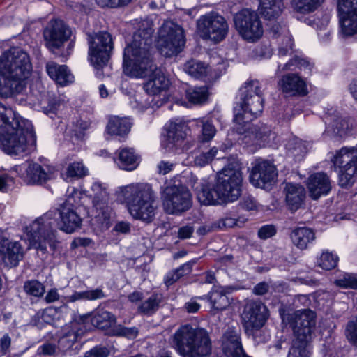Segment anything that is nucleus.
<instances>
[{
	"label": "nucleus",
	"mask_w": 357,
	"mask_h": 357,
	"mask_svg": "<svg viewBox=\"0 0 357 357\" xmlns=\"http://www.w3.org/2000/svg\"><path fill=\"white\" fill-rule=\"evenodd\" d=\"M116 163L120 169L132 171L138 166L139 158L135 153L133 149L123 148L119 151Z\"/></svg>",
	"instance_id": "35"
},
{
	"label": "nucleus",
	"mask_w": 357,
	"mask_h": 357,
	"mask_svg": "<svg viewBox=\"0 0 357 357\" xmlns=\"http://www.w3.org/2000/svg\"><path fill=\"white\" fill-rule=\"evenodd\" d=\"M90 319L92 324L102 330H109L116 325V317L109 312L104 310H98L93 314H86L80 317V320L82 322H85Z\"/></svg>",
	"instance_id": "29"
},
{
	"label": "nucleus",
	"mask_w": 357,
	"mask_h": 357,
	"mask_svg": "<svg viewBox=\"0 0 357 357\" xmlns=\"http://www.w3.org/2000/svg\"><path fill=\"white\" fill-rule=\"evenodd\" d=\"M160 303V299L157 295H152L139 307V311L144 314H151L155 312Z\"/></svg>",
	"instance_id": "52"
},
{
	"label": "nucleus",
	"mask_w": 357,
	"mask_h": 357,
	"mask_svg": "<svg viewBox=\"0 0 357 357\" xmlns=\"http://www.w3.org/2000/svg\"><path fill=\"white\" fill-rule=\"evenodd\" d=\"M229 31L227 20L215 12L208 13L200 16L196 22V31L204 40L218 43L224 40Z\"/></svg>",
	"instance_id": "10"
},
{
	"label": "nucleus",
	"mask_w": 357,
	"mask_h": 357,
	"mask_svg": "<svg viewBox=\"0 0 357 357\" xmlns=\"http://www.w3.org/2000/svg\"><path fill=\"white\" fill-rule=\"evenodd\" d=\"M356 178L357 167L356 166H348V167L340 168L339 173V185L342 188H350L354 184Z\"/></svg>",
	"instance_id": "44"
},
{
	"label": "nucleus",
	"mask_w": 357,
	"mask_h": 357,
	"mask_svg": "<svg viewBox=\"0 0 357 357\" xmlns=\"http://www.w3.org/2000/svg\"><path fill=\"white\" fill-rule=\"evenodd\" d=\"M89 197L92 200L93 206L98 213V216L102 218L106 225L110 218L111 210L108 206L109 194L107 187L98 182L93 183Z\"/></svg>",
	"instance_id": "21"
},
{
	"label": "nucleus",
	"mask_w": 357,
	"mask_h": 357,
	"mask_svg": "<svg viewBox=\"0 0 357 357\" xmlns=\"http://www.w3.org/2000/svg\"><path fill=\"white\" fill-rule=\"evenodd\" d=\"M341 31L344 36L357 33V0H338Z\"/></svg>",
	"instance_id": "18"
},
{
	"label": "nucleus",
	"mask_w": 357,
	"mask_h": 357,
	"mask_svg": "<svg viewBox=\"0 0 357 357\" xmlns=\"http://www.w3.org/2000/svg\"><path fill=\"white\" fill-rule=\"evenodd\" d=\"M131 126L132 123L128 119L113 116L107 123V132L111 135L123 136L130 132Z\"/></svg>",
	"instance_id": "36"
},
{
	"label": "nucleus",
	"mask_w": 357,
	"mask_h": 357,
	"mask_svg": "<svg viewBox=\"0 0 357 357\" xmlns=\"http://www.w3.org/2000/svg\"><path fill=\"white\" fill-rule=\"evenodd\" d=\"M63 333L59 341V344L60 348L65 351L71 348L77 340L79 335L77 322L72 321L69 325L65 326Z\"/></svg>",
	"instance_id": "37"
},
{
	"label": "nucleus",
	"mask_w": 357,
	"mask_h": 357,
	"mask_svg": "<svg viewBox=\"0 0 357 357\" xmlns=\"http://www.w3.org/2000/svg\"><path fill=\"white\" fill-rule=\"evenodd\" d=\"M204 298L208 299L212 310L215 312L225 310L230 303L227 296V291L222 287H213L207 296H204Z\"/></svg>",
	"instance_id": "33"
},
{
	"label": "nucleus",
	"mask_w": 357,
	"mask_h": 357,
	"mask_svg": "<svg viewBox=\"0 0 357 357\" xmlns=\"http://www.w3.org/2000/svg\"><path fill=\"white\" fill-rule=\"evenodd\" d=\"M14 184V178L8 174L0 175V190L6 192Z\"/></svg>",
	"instance_id": "63"
},
{
	"label": "nucleus",
	"mask_w": 357,
	"mask_h": 357,
	"mask_svg": "<svg viewBox=\"0 0 357 357\" xmlns=\"http://www.w3.org/2000/svg\"><path fill=\"white\" fill-rule=\"evenodd\" d=\"M53 215L54 212L48 211L26 227L29 248L42 252H47L48 246L52 251L56 249L59 242L56 238V231L52 228Z\"/></svg>",
	"instance_id": "6"
},
{
	"label": "nucleus",
	"mask_w": 357,
	"mask_h": 357,
	"mask_svg": "<svg viewBox=\"0 0 357 357\" xmlns=\"http://www.w3.org/2000/svg\"><path fill=\"white\" fill-rule=\"evenodd\" d=\"M282 320L289 324L295 338L310 341L316 326V314L309 310H300L282 317Z\"/></svg>",
	"instance_id": "13"
},
{
	"label": "nucleus",
	"mask_w": 357,
	"mask_h": 357,
	"mask_svg": "<svg viewBox=\"0 0 357 357\" xmlns=\"http://www.w3.org/2000/svg\"><path fill=\"white\" fill-rule=\"evenodd\" d=\"M338 257L332 252L325 251L321 253L318 259V266L324 270H331L336 267Z\"/></svg>",
	"instance_id": "51"
},
{
	"label": "nucleus",
	"mask_w": 357,
	"mask_h": 357,
	"mask_svg": "<svg viewBox=\"0 0 357 357\" xmlns=\"http://www.w3.org/2000/svg\"><path fill=\"white\" fill-rule=\"evenodd\" d=\"M236 225H238V220L236 218L226 216L212 223L210 225H206L200 228L199 229V231L200 232V234H203L202 230H204L205 233L218 229L231 228Z\"/></svg>",
	"instance_id": "46"
},
{
	"label": "nucleus",
	"mask_w": 357,
	"mask_h": 357,
	"mask_svg": "<svg viewBox=\"0 0 357 357\" xmlns=\"http://www.w3.org/2000/svg\"><path fill=\"white\" fill-rule=\"evenodd\" d=\"M324 0H291V6L293 10L300 14H308L317 10Z\"/></svg>",
	"instance_id": "38"
},
{
	"label": "nucleus",
	"mask_w": 357,
	"mask_h": 357,
	"mask_svg": "<svg viewBox=\"0 0 357 357\" xmlns=\"http://www.w3.org/2000/svg\"><path fill=\"white\" fill-rule=\"evenodd\" d=\"M188 130L185 123L170 122L166 127L167 133L162 142V147L167 151L183 150Z\"/></svg>",
	"instance_id": "20"
},
{
	"label": "nucleus",
	"mask_w": 357,
	"mask_h": 357,
	"mask_svg": "<svg viewBox=\"0 0 357 357\" xmlns=\"http://www.w3.org/2000/svg\"><path fill=\"white\" fill-rule=\"evenodd\" d=\"M243 175L240 162L231 158L217 174L215 190L223 203L234 202L241 195Z\"/></svg>",
	"instance_id": "7"
},
{
	"label": "nucleus",
	"mask_w": 357,
	"mask_h": 357,
	"mask_svg": "<svg viewBox=\"0 0 357 357\" xmlns=\"http://www.w3.org/2000/svg\"><path fill=\"white\" fill-rule=\"evenodd\" d=\"M354 128L351 119L334 114L328 117L324 134L334 139H342L350 135Z\"/></svg>",
	"instance_id": "23"
},
{
	"label": "nucleus",
	"mask_w": 357,
	"mask_h": 357,
	"mask_svg": "<svg viewBox=\"0 0 357 357\" xmlns=\"http://www.w3.org/2000/svg\"><path fill=\"white\" fill-rule=\"evenodd\" d=\"M83 194L77 189L73 188L67 196L66 201L60 206L76 208L82 204Z\"/></svg>",
	"instance_id": "53"
},
{
	"label": "nucleus",
	"mask_w": 357,
	"mask_h": 357,
	"mask_svg": "<svg viewBox=\"0 0 357 357\" xmlns=\"http://www.w3.org/2000/svg\"><path fill=\"white\" fill-rule=\"evenodd\" d=\"M183 70L186 73L195 78L205 77L209 72V68L207 65L195 59H190L187 61L183 66Z\"/></svg>",
	"instance_id": "41"
},
{
	"label": "nucleus",
	"mask_w": 357,
	"mask_h": 357,
	"mask_svg": "<svg viewBox=\"0 0 357 357\" xmlns=\"http://www.w3.org/2000/svg\"><path fill=\"white\" fill-rule=\"evenodd\" d=\"M244 98L241 104L242 112H238L244 117L243 123H248L259 116L263 110V99L260 94L259 83L257 81L247 82L243 88Z\"/></svg>",
	"instance_id": "14"
},
{
	"label": "nucleus",
	"mask_w": 357,
	"mask_h": 357,
	"mask_svg": "<svg viewBox=\"0 0 357 357\" xmlns=\"http://www.w3.org/2000/svg\"><path fill=\"white\" fill-rule=\"evenodd\" d=\"M15 171L22 177H25L29 183H42L51 179L54 173L55 168L52 166L43 167L40 165L28 161L15 167Z\"/></svg>",
	"instance_id": "17"
},
{
	"label": "nucleus",
	"mask_w": 357,
	"mask_h": 357,
	"mask_svg": "<svg viewBox=\"0 0 357 357\" xmlns=\"http://www.w3.org/2000/svg\"><path fill=\"white\" fill-rule=\"evenodd\" d=\"M197 189V199L199 202L204 205H214L223 203L220 200V197L217 190H215V186L213 189H211L208 186L203 185L200 189Z\"/></svg>",
	"instance_id": "39"
},
{
	"label": "nucleus",
	"mask_w": 357,
	"mask_h": 357,
	"mask_svg": "<svg viewBox=\"0 0 357 357\" xmlns=\"http://www.w3.org/2000/svg\"><path fill=\"white\" fill-rule=\"evenodd\" d=\"M59 212L61 219L59 225L61 230L66 233H72L80 227L82 219L75 208L60 206Z\"/></svg>",
	"instance_id": "28"
},
{
	"label": "nucleus",
	"mask_w": 357,
	"mask_h": 357,
	"mask_svg": "<svg viewBox=\"0 0 357 357\" xmlns=\"http://www.w3.org/2000/svg\"><path fill=\"white\" fill-rule=\"evenodd\" d=\"M109 351L105 347H96L86 352L84 357H107Z\"/></svg>",
	"instance_id": "61"
},
{
	"label": "nucleus",
	"mask_w": 357,
	"mask_h": 357,
	"mask_svg": "<svg viewBox=\"0 0 357 357\" xmlns=\"http://www.w3.org/2000/svg\"><path fill=\"white\" fill-rule=\"evenodd\" d=\"M232 21L234 28L243 40L255 43L263 36V22L256 10L242 8L233 15Z\"/></svg>",
	"instance_id": "9"
},
{
	"label": "nucleus",
	"mask_w": 357,
	"mask_h": 357,
	"mask_svg": "<svg viewBox=\"0 0 357 357\" xmlns=\"http://www.w3.org/2000/svg\"><path fill=\"white\" fill-rule=\"evenodd\" d=\"M117 196L135 220L150 223L153 221L157 206L151 186L146 183H132L120 187Z\"/></svg>",
	"instance_id": "4"
},
{
	"label": "nucleus",
	"mask_w": 357,
	"mask_h": 357,
	"mask_svg": "<svg viewBox=\"0 0 357 357\" xmlns=\"http://www.w3.org/2000/svg\"><path fill=\"white\" fill-rule=\"evenodd\" d=\"M207 97L206 87L192 88L186 91V98L192 104H202L206 100Z\"/></svg>",
	"instance_id": "48"
},
{
	"label": "nucleus",
	"mask_w": 357,
	"mask_h": 357,
	"mask_svg": "<svg viewBox=\"0 0 357 357\" xmlns=\"http://www.w3.org/2000/svg\"><path fill=\"white\" fill-rule=\"evenodd\" d=\"M90 123L88 121L79 120L77 121L75 128L73 130V137L75 138L76 140H82L84 137V131L88 129Z\"/></svg>",
	"instance_id": "60"
},
{
	"label": "nucleus",
	"mask_w": 357,
	"mask_h": 357,
	"mask_svg": "<svg viewBox=\"0 0 357 357\" xmlns=\"http://www.w3.org/2000/svg\"><path fill=\"white\" fill-rule=\"evenodd\" d=\"M197 299L202 300L204 298V296L195 297L185 304V309L188 313H195L199 310L200 305L197 303Z\"/></svg>",
	"instance_id": "64"
},
{
	"label": "nucleus",
	"mask_w": 357,
	"mask_h": 357,
	"mask_svg": "<svg viewBox=\"0 0 357 357\" xmlns=\"http://www.w3.org/2000/svg\"><path fill=\"white\" fill-rule=\"evenodd\" d=\"M71 35L69 27L60 20L50 21L44 31V38L50 48H59Z\"/></svg>",
	"instance_id": "22"
},
{
	"label": "nucleus",
	"mask_w": 357,
	"mask_h": 357,
	"mask_svg": "<svg viewBox=\"0 0 357 357\" xmlns=\"http://www.w3.org/2000/svg\"><path fill=\"white\" fill-rule=\"evenodd\" d=\"M312 65L306 60L295 57L287 63L282 68L283 70L296 71L297 70L310 73Z\"/></svg>",
	"instance_id": "50"
},
{
	"label": "nucleus",
	"mask_w": 357,
	"mask_h": 357,
	"mask_svg": "<svg viewBox=\"0 0 357 357\" xmlns=\"http://www.w3.org/2000/svg\"><path fill=\"white\" fill-rule=\"evenodd\" d=\"M284 3L282 0H260L259 10L261 15L268 20L277 19L282 13Z\"/></svg>",
	"instance_id": "34"
},
{
	"label": "nucleus",
	"mask_w": 357,
	"mask_h": 357,
	"mask_svg": "<svg viewBox=\"0 0 357 357\" xmlns=\"http://www.w3.org/2000/svg\"><path fill=\"white\" fill-rule=\"evenodd\" d=\"M236 123L234 129L240 134L243 142L248 144L256 146H263L271 140V129L264 125H251L250 122L243 123L244 117L241 114H236L234 117Z\"/></svg>",
	"instance_id": "12"
},
{
	"label": "nucleus",
	"mask_w": 357,
	"mask_h": 357,
	"mask_svg": "<svg viewBox=\"0 0 357 357\" xmlns=\"http://www.w3.org/2000/svg\"><path fill=\"white\" fill-rule=\"evenodd\" d=\"M46 70L49 76L61 86H66L74 81V76L65 65L54 62L47 63Z\"/></svg>",
	"instance_id": "31"
},
{
	"label": "nucleus",
	"mask_w": 357,
	"mask_h": 357,
	"mask_svg": "<svg viewBox=\"0 0 357 357\" xmlns=\"http://www.w3.org/2000/svg\"><path fill=\"white\" fill-rule=\"evenodd\" d=\"M286 149L288 154L296 160L303 158L308 149L305 142L298 138L290 139L286 145Z\"/></svg>",
	"instance_id": "42"
},
{
	"label": "nucleus",
	"mask_w": 357,
	"mask_h": 357,
	"mask_svg": "<svg viewBox=\"0 0 357 357\" xmlns=\"http://www.w3.org/2000/svg\"><path fill=\"white\" fill-rule=\"evenodd\" d=\"M24 289L26 294L36 297H40L45 293V287L37 280L26 282L24 285Z\"/></svg>",
	"instance_id": "54"
},
{
	"label": "nucleus",
	"mask_w": 357,
	"mask_h": 357,
	"mask_svg": "<svg viewBox=\"0 0 357 357\" xmlns=\"http://www.w3.org/2000/svg\"><path fill=\"white\" fill-rule=\"evenodd\" d=\"M31 72L32 65L26 52L17 47L4 52L0 57V96L8 97L19 93Z\"/></svg>",
	"instance_id": "3"
},
{
	"label": "nucleus",
	"mask_w": 357,
	"mask_h": 357,
	"mask_svg": "<svg viewBox=\"0 0 357 357\" xmlns=\"http://www.w3.org/2000/svg\"><path fill=\"white\" fill-rule=\"evenodd\" d=\"M112 48V40L108 33L101 32L91 37L89 40V56L92 65L96 68L105 65Z\"/></svg>",
	"instance_id": "15"
},
{
	"label": "nucleus",
	"mask_w": 357,
	"mask_h": 357,
	"mask_svg": "<svg viewBox=\"0 0 357 357\" xmlns=\"http://www.w3.org/2000/svg\"><path fill=\"white\" fill-rule=\"evenodd\" d=\"M161 199L164 211L168 214H180L192 206V195L181 183H169L162 190Z\"/></svg>",
	"instance_id": "11"
},
{
	"label": "nucleus",
	"mask_w": 357,
	"mask_h": 357,
	"mask_svg": "<svg viewBox=\"0 0 357 357\" xmlns=\"http://www.w3.org/2000/svg\"><path fill=\"white\" fill-rule=\"evenodd\" d=\"M335 166L340 168L356 166L357 167V149L355 147H342L336 151L331 159Z\"/></svg>",
	"instance_id": "32"
},
{
	"label": "nucleus",
	"mask_w": 357,
	"mask_h": 357,
	"mask_svg": "<svg viewBox=\"0 0 357 357\" xmlns=\"http://www.w3.org/2000/svg\"><path fill=\"white\" fill-rule=\"evenodd\" d=\"M185 44L183 29L172 21H165L160 27L155 40L160 54L165 57L176 56L183 50Z\"/></svg>",
	"instance_id": "8"
},
{
	"label": "nucleus",
	"mask_w": 357,
	"mask_h": 357,
	"mask_svg": "<svg viewBox=\"0 0 357 357\" xmlns=\"http://www.w3.org/2000/svg\"><path fill=\"white\" fill-rule=\"evenodd\" d=\"M275 166L267 161H257L252 168L250 181L256 188H267L277 177Z\"/></svg>",
	"instance_id": "19"
},
{
	"label": "nucleus",
	"mask_w": 357,
	"mask_h": 357,
	"mask_svg": "<svg viewBox=\"0 0 357 357\" xmlns=\"http://www.w3.org/2000/svg\"><path fill=\"white\" fill-rule=\"evenodd\" d=\"M310 342L294 338L287 357H310L311 354Z\"/></svg>",
	"instance_id": "43"
},
{
	"label": "nucleus",
	"mask_w": 357,
	"mask_h": 357,
	"mask_svg": "<svg viewBox=\"0 0 357 357\" xmlns=\"http://www.w3.org/2000/svg\"><path fill=\"white\" fill-rule=\"evenodd\" d=\"M278 84L279 89L287 96H305L308 93L306 82L295 73L283 75Z\"/></svg>",
	"instance_id": "25"
},
{
	"label": "nucleus",
	"mask_w": 357,
	"mask_h": 357,
	"mask_svg": "<svg viewBox=\"0 0 357 357\" xmlns=\"http://www.w3.org/2000/svg\"><path fill=\"white\" fill-rule=\"evenodd\" d=\"M290 238L294 246L298 250H304L313 243L316 235L313 229L307 227H300L292 230Z\"/></svg>",
	"instance_id": "30"
},
{
	"label": "nucleus",
	"mask_w": 357,
	"mask_h": 357,
	"mask_svg": "<svg viewBox=\"0 0 357 357\" xmlns=\"http://www.w3.org/2000/svg\"><path fill=\"white\" fill-rule=\"evenodd\" d=\"M276 233V229L273 225H265L261 227L258 231V236L261 239H266L273 236Z\"/></svg>",
	"instance_id": "62"
},
{
	"label": "nucleus",
	"mask_w": 357,
	"mask_h": 357,
	"mask_svg": "<svg viewBox=\"0 0 357 357\" xmlns=\"http://www.w3.org/2000/svg\"><path fill=\"white\" fill-rule=\"evenodd\" d=\"M216 129L215 126L210 122L206 121L202 123V132L199 136L200 142H210L215 135Z\"/></svg>",
	"instance_id": "56"
},
{
	"label": "nucleus",
	"mask_w": 357,
	"mask_h": 357,
	"mask_svg": "<svg viewBox=\"0 0 357 357\" xmlns=\"http://www.w3.org/2000/svg\"><path fill=\"white\" fill-rule=\"evenodd\" d=\"M153 33L152 22L144 21L134 33L132 43L124 50L123 72L132 77L147 78L143 88L146 93L155 96L167 91L170 82L152 61L150 47Z\"/></svg>",
	"instance_id": "1"
},
{
	"label": "nucleus",
	"mask_w": 357,
	"mask_h": 357,
	"mask_svg": "<svg viewBox=\"0 0 357 357\" xmlns=\"http://www.w3.org/2000/svg\"><path fill=\"white\" fill-rule=\"evenodd\" d=\"M153 96H151L147 93L144 94H138L136 97V107L139 110H144L149 107L152 106V102L153 101Z\"/></svg>",
	"instance_id": "59"
},
{
	"label": "nucleus",
	"mask_w": 357,
	"mask_h": 357,
	"mask_svg": "<svg viewBox=\"0 0 357 357\" xmlns=\"http://www.w3.org/2000/svg\"><path fill=\"white\" fill-rule=\"evenodd\" d=\"M217 153L218 149L213 147L208 152L202 153L197 155L194 160L195 165L199 167L205 166L215 158Z\"/></svg>",
	"instance_id": "57"
},
{
	"label": "nucleus",
	"mask_w": 357,
	"mask_h": 357,
	"mask_svg": "<svg viewBox=\"0 0 357 357\" xmlns=\"http://www.w3.org/2000/svg\"><path fill=\"white\" fill-rule=\"evenodd\" d=\"M171 344L182 357H211L213 345L209 333L202 328L186 324L180 326L170 338Z\"/></svg>",
	"instance_id": "5"
},
{
	"label": "nucleus",
	"mask_w": 357,
	"mask_h": 357,
	"mask_svg": "<svg viewBox=\"0 0 357 357\" xmlns=\"http://www.w3.org/2000/svg\"><path fill=\"white\" fill-rule=\"evenodd\" d=\"M109 334L114 336L123 337L127 339H135L139 334V329L135 327H126L121 324L115 325Z\"/></svg>",
	"instance_id": "47"
},
{
	"label": "nucleus",
	"mask_w": 357,
	"mask_h": 357,
	"mask_svg": "<svg viewBox=\"0 0 357 357\" xmlns=\"http://www.w3.org/2000/svg\"><path fill=\"white\" fill-rule=\"evenodd\" d=\"M89 174V170L82 162H73L70 163L67 168L66 174L68 178H82Z\"/></svg>",
	"instance_id": "49"
},
{
	"label": "nucleus",
	"mask_w": 357,
	"mask_h": 357,
	"mask_svg": "<svg viewBox=\"0 0 357 357\" xmlns=\"http://www.w3.org/2000/svg\"><path fill=\"white\" fill-rule=\"evenodd\" d=\"M335 284L344 289H357V277L354 274L346 273L342 278L336 280Z\"/></svg>",
	"instance_id": "55"
},
{
	"label": "nucleus",
	"mask_w": 357,
	"mask_h": 357,
	"mask_svg": "<svg viewBox=\"0 0 357 357\" xmlns=\"http://www.w3.org/2000/svg\"><path fill=\"white\" fill-rule=\"evenodd\" d=\"M192 271V265L190 263H186L178 268L169 272L165 277L164 281L165 284L169 287L178 281L181 277L188 275Z\"/></svg>",
	"instance_id": "45"
},
{
	"label": "nucleus",
	"mask_w": 357,
	"mask_h": 357,
	"mask_svg": "<svg viewBox=\"0 0 357 357\" xmlns=\"http://www.w3.org/2000/svg\"><path fill=\"white\" fill-rule=\"evenodd\" d=\"M0 142L8 154L17 155L33 151L36 137L31 123L0 102Z\"/></svg>",
	"instance_id": "2"
},
{
	"label": "nucleus",
	"mask_w": 357,
	"mask_h": 357,
	"mask_svg": "<svg viewBox=\"0 0 357 357\" xmlns=\"http://www.w3.org/2000/svg\"><path fill=\"white\" fill-rule=\"evenodd\" d=\"M284 192L287 206L290 211L294 212L304 204L305 190L301 184L287 183L284 188Z\"/></svg>",
	"instance_id": "27"
},
{
	"label": "nucleus",
	"mask_w": 357,
	"mask_h": 357,
	"mask_svg": "<svg viewBox=\"0 0 357 357\" xmlns=\"http://www.w3.org/2000/svg\"><path fill=\"white\" fill-rule=\"evenodd\" d=\"M309 196L312 199H318L322 196L327 195L332 189L329 176L324 172L311 174L306 182Z\"/></svg>",
	"instance_id": "26"
},
{
	"label": "nucleus",
	"mask_w": 357,
	"mask_h": 357,
	"mask_svg": "<svg viewBox=\"0 0 357 357\" xmlns=\"http://www.w3.org/2000/svg\"><path fill=\"white\" fill-rule=\"evenodd\" d=\"M346 337L349 342L357 345V315L348 322L346 327Z\"/></svg>",
	"instance_id": "58"
},
{
	"label": "nucleus",
	"mask_w": 357,
	"mask_h": 357,
	"mask_svg": "<svg viewBox=\"0 0 357 357\" xmlns=\"http://www.w3.org/2000/svg\"><path fill=\"white\" fill-rule=\"evenodd\" d=\"M105 296L102 290L100 288L84 291H75L72 295L64 296L63 299L66 302L74 303L78 301H93L102 298Z\"/></svg>",
	"instance_id": "40"
},
{
	"label": "nucleus",
	"mask_w": 357,
	"mask_h": 357,
	"mask_svg": "<svg viewBox=\"0 0 357 357\" xmlns=\"http://www.w3.org/2000/svg\"><path fill=\"white\" fill-rule=\"evenodd\" d=\"M24 255L23 248L18 241L0 236V257L3 264L8 267L16 266Z\"/></svg>",
	"instance_id": "24"
},
{
	"label": "nucleus",
	"mask_w": 357,
	"mask_h": 357,
	"mask_svg": "<svg viewBox=\"0 0 357 357\" xmlns=\"http://www.w3.org/2000/svg\"><path fill=\"white\" fill-rule=\"evenodd\" d=\"M242 320L246 331L260 329L268 317V310L261 301H249L243 311Z\"/></svg>",
	"instance_id": "16"
}]
</instances>
